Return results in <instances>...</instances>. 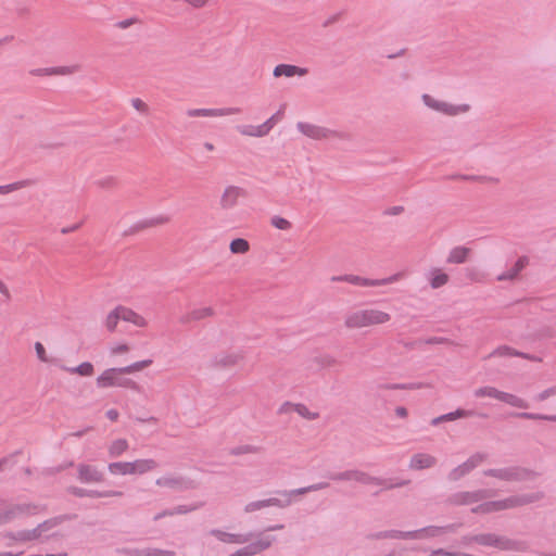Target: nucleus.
<instances>
[{"instance_id":"nucleus-1","label":"nucleus","mask_w":556,"mask_h":556,"mask_svg":"<svg viewBox=\"0 0 556 556\" xmlns=\"http://www.w3.org/2000/svg\"><path fill=\"white\" fill-rule=\"evenodd\" d=\"M325 477L332 481H356L362 484L383 485L387 490L402 488L410 482L409 480H396L391 482V480L374 477L365 471L357 469H349L340 472H327Z\"/></svg>"},{"instance_id":"nucleus-2","label":"nucleus","mask_w":556,"mask_h":556,"mask_svg":"<svg viewBox=\"0 0 556 556\" xmlns=\"http://www.w3.org/2000/svg\"><path fill=\"white\" fill-rule=\"evenodd\" d=\"M391 319L390 314L379 309H361L349 314L345 326L350 329L369 327L386 324Z\"/></svg>"},{"instance_id":"nucleus-3","label":"nucleus","mask_w":556,"mask_h":556,"mask_svg":"<svg viewBox=\"0 0 556 556\" xmlns=\"http://www.w3.org/2000/svg\"><path fill=\"white\" fill-rule=\"evenodd\" d=\"M483 475L508 482L528 481L534 479L538 476L535 471L520 466L486 469L483 471Z\"/></svg>"},{"instance_id":"nucleus-4","label":"nucleus","mask_w":556,"mask_h":556,"mask_svg":"<svg viewBox=\"0 0 556 556\" xmlns=\"http://www.w3.org/2000/svg\"><path fill=\"white\" fill-rule=\"evenodd\" d=\"M123 375L125 374L118 370V368H109L97 378V386L102 389L122 387L139 391V386L134 380L124 378Z\"/></svg>"},{"instance_id":"nucleus-5","label":"nucleus","mask_w":556,"mask_h":556,"mask_svg":"<svg viewBox=\"0 0 556 556\" xmlns=\"http://www.w3.org/2000/svg\"><path fill=\"white\" fill-rule=\"evenodd\" d=\"M473 395L476 397H492V399L498 400L501 402H504L513 407H518V408H528L529 407L528 402H526L523 399H521L515 394H511V393L500 391L494 387L486 386V387L478 388L475 390Z\"/></svg>"},{"instance_id":"nucleus-6","label":"nucleus","mask_w":556,"mask_h":556,"mask_svg":"<svg viewBox=\"0 0 556 556\" xmlns=\"http://www.w3.org/2000/svg\"><path fill=\"white\" fill-rule=\"evenodd\" d=\"M298 130L304 136L313 139V140H324L329 138H339V139H348L349 135L344 132H339L323 126H318L311 123L299 122L296 124Z\"/></svg>"},{"instance_id":"nucleus-7","label":"nucleus","mask_w":556,"mask_h":556,"mask_svg":"<svg viewBox=\"0 0 556 556\" xmlns=\"http://www.w3.org/2000/svg\"><path fill=\"white\" fill-rule=\"evenodd\" d=\"M399 277L400 275L395 274L383 279H369L356 275L346 274L340 276H332L330 280L333 282H349L351 285L362 287H380L395 282L399 279Z\"/></svg>"},{"instance_id":"nucleus-8","label":"nucleus","mask_w":556,"mask_h":556,"mask_svg":"<svg viewBox=\"0 0 556 556\" xmlns=\"http://www.w3.org/2000/svg\"><path fill=\"white\" fill-rule=\"evenodd\" d=\"M421 100L427 108L447 116L466 113L470 109L468 104L454 105L445 101L437 100L428 93L422 94Z\"/></svg>"},{"instance_id":"nucleus-9","label":"nucleus","mask_w":556,"mask_h":556,"mask_svg":"<svg viewBox=\"0 0 556 556\" xmlns=\"http://www.w3.org/2000/svg\"><path fill=\"white\" fill-rule=\"evenodd\" d=\"M40 506L33 503L14 504L0 513V517L3 525H7L18 517L37 515Z\"/></svg>"},{"instance_id":"nucleus-10","label":"nucleus","mask_w":556,"mask_h":556,"mask_svg":"<svg viewBox=\"0 0 556 556\" xmlns=\"http://www.w3.org/2000/svg\"><path fill=\"white\" fill-rule=\"evenodd\" d=\"M491 496V491L489 490H477V491H463L457 492L451 495L448 498L450 503L453 505H469L473 503H478Z\"/></svg>"},{"instance_id":"nucleus-11","label":"nucleus","mask_w":556,"mask_h":556,"mask_svg":"<svg viewBox=\"0 0 556 556\" xmlns=\"http://www.w3.org/2000/svg\"><path fill=\"white\" fill-rule=\"evenodd\" d=\"M278 118V112L274 113L266 122L262 125H239L237 130L244 136L251 137H263L267 135L276 125Z\"/></svg>"},{"instance_id":"nucleus-12","label":"nucleus","mask_w":556,"mask_h":556,"mask_svg":"<svg viewBox=\"0 0 556 556\" xmlns=\"http://www.w3.org/2000/svg\"><path fill=\"white\" fill-rule=\"evenodd\" d=\"M77 480L81 483H100L104 481V473L97 466L81 463L77 465Z\"/></svg>"},{"instance_id":"nucleus-13","label":"nucleus","mask_w":556,"mask_h":556,"mask_svg":"<svg viewBox=\"0 0 556 556\" xmlns=\"http://www.w3.org/2000/svg\"><path fill=\"white\" fill-rule=\"evenodd\" d=\"M155 483L159 486L169 488L176 491H187L195 489L194 481L185 477L163 476L156 479Z\"/></svg>"},{"instance_id":"nucleus-14","label":"nucleus","mask_w":556,"mask_h":556,"mask_svg":"<svg viewBox=\"0 0 556 556\" xmlns=\"http://www.w3.org/2000/svg\"><path fill=\"white\" fill-rule=\"evenodd\" d=\"M329 486L328 482H318L308 486L291 490L280 491V507L288 506L291 504L293 497L306 494L308 492L319 491Z\"/></svg>"},{"instance_id":"nucleus-15","label":"nucleus","mask_w":556,"mask_h":556,"mask_svg":"<svg viewBox=\"0 0 556 556\" xmlns=\"http://www.w3.org/2000/svg\"><path fill=\"white\" fill-rule=\"evenodd\" d=\"M495 548L506 552L526 553L529 551V544L526 541L514 540L505 535H496Z\"/></svg>"},{"instance_id":"nucleus-16","label":"nucleus","mask_w":556,"mask_h":556,"mask_svg":"<svg viewBox=\"0 0 556 556\" xmlns=\"http://www.w3.org/2000/svg\"><path fill=\"white\" fill-rule=\"evenodd\" d=\"M168 220H169V217L164 216V215H160V216L152 217V218H146V219L139 220V222L135 223L134 225H131L128 229H126L123 232V236L124 237L132 236L139 231L144 230V229L166 224V223H168Z\"/></svg>"},{"instance_id":"nucleus-17","label":"nucleus","mask_w":556,"mask_h":556,"mask_svg":"<svg viewBox=\"0 0 556 556\" xmlns=\"http://www.w3.org/2000/svg\"><path fill=\"white\" fill-rule=\"evenodd\" d=\"M241 110L239 108H225V109H190L187 115L190 117H217L231 114H238Z\"/></svg>"},{"instance_id":"nucleus-18","label":"nucleus","mask_w":556,"mask_h":556,"mask_svg":"<svg viewBox=\"0 0 556 556\" xmlns=\"http://www.w3.org/2000/svg\"><path fill=\"white\" fill-rule=\"evenodd\" d=\"M271 544V541L267 538H261L254 542H251L250 544L245 545L242 548H239L235 553L228 555V556H254L264 549L268 548Z\"/></svg>"},{"instance_id":"nucleus-19","label":"nucleus","mask_w":556,"mask_h":556,"mask_svg":"<svg viewBox=\"0 0 556 556\" xmlns=\"http://www.w3.org/2000/svg\"><path fill=\"white\" fill-rule=\"evenodd\" d=\"M244 190L236 186H228L220 198V206L224 210H230L238 203V199L244 195Z\"/></svg>"},{"instance_id":"nucleus-20","label":"nucleus","mask_w":556,"mask_h":556,"mask_svg":"<svg viewBox=\"0 0 556 556\" xmlns=\"http://www.w3.org/2000/svg\"><path fill=\"white\" fill-rule=\"evenodd\" d=\"M210 535L215 536L217 540H219L223 543H229V544H244L250 541L251 534H237V533H229L225 532L219 529H212L208 532Z\"/></svg>"},{"instance_id":"nucleus-21","label":"nucleus","mask_w":556,"mask_h":556,"mask_svg":"<svg viewBox=\"0 0 556 556\" xmlns=\"http://www.w3.org/2000/svg\"><path fill=\"white\" fill-rule=\"evenodd\" d=\"M289 412H295L301 417L307 419V420H315L319 417L318 413L309 412V409L304 404H292L290 402H286L282 405H280V414L289 413Z\"/></svg>"},{"instance_id":"nucleus-22","label":"nucleus","mask_w":556,"mask_h":556,"mask_svg":"<svg viewBox=\"0 0 556 556\" xmlns=\"http://www.w3.org/2000/svg\"><path fill=\"white\" fill-rule=\"evenodd\" d=\"M437 464V458L430 454L417 453L413 455L409 462V468L415 470H422L433 467Z\"/></svg>"},{"instance_id":"nucleus-23","label":"nucleus","mask_w":556,"mask_h":556,"mask_svg":"<svg viewBox=\"0 0 556 556\" xmlns=\"http://www.w3.org/2000/svg\"><path fill=\"white\" fill-rule=\"evenodd\" d=\"M529 264V258L527 256H520L511 268L502 273L496 277L498 281L514 280L516 279L521 270Z\"/></svg>"},{"instance_id":"nucleus-24","label":"nucleus","mask_w":556,"mask_h":556,"mask_svg":"<svg viewBox=\"0 0 556 556\" xmlns=\"http://www.w3.org/2000/svg\"><path fill=\"white\" fill-rule=\"evenodd\" d=\"M475 415H477V413L475 410L457 408L454 412H450L447 414H444V415H441V416H438V417L433 418L431 420V425L432 426H438V425H440L441 422H444V421H453V420H456V419H459V418L472 417Z\"/></svg>"},{"instance_id":"nucleus-25","label":"nucleus","mask_w":556,"mask_h":556,"mask_svg":"<svg viewBox=\"0 0 556 556\" xmlns=\"http://www.w3.org/2000/svg\"><path fill=\"white\" fill-rule=\"evenodd\" d=\"M241 355L238 353H220L212 359V366L215 368H230L238 363Z\"/></svg>"},{"instance_id":"nucleus-26","label":"nucleus","mask_w":556,"mask_h":556,"mask_svg":"<svg viewBox=\"0 0 556 556\" xmlns=\"http://www.w3.org/2000/svg\"><path fill=\"white\" fill-rule=\"evenodd\" d=\"M116 313L119 314V318L124 321L131 323V324L136 325L137 327H146L147 326V320L141 315L137 314L135 311H132L128 307L118 305L116 307Z\"/></svg>"},{"instance_id":"nucleus-27","label":"nucleus","mask_w":556,"mask_h":556,"mask_svg":"<svg viewBox=\"0 0 556 556\" xmlns=\"http://www.w3.org/2000/svg\"><path fill=\"white\" fill-rule=\"evenodd\" d=\"M201 506H202V504L200 503V504H194V505H179V506L174 507V508L164 509L161 513L156 514L153 517V520L157 521V520H160V519H162L164 517H170V516H174V515H185V514L191 513L193 510H197Z\"/></svg>"},{"instance_id":"nucleus-28","label":"nucleus","mask_w":556,"mask_h":556,"mask_svg":"<svg viewBox=\"0 0 556 556\" xmlns=\"http://www.w3.org/2000/svg\"><path fill=\"white\" fill-rule=\"evenodd\" d=\"M370 540H382V539H399V540H410V531L401 530H384L371 533L367 536Z\"/></svg>"},{"instance_id":"nucleus-29","label":"nucleus","mask_w":556,"mask_h":556,"mask_svg":"<svg viewBox=\"0 0 556 556\" xmlns=\"http://www.w3.org/2000/svg\"><path fill=\"white\" fill-rule=\"evenodd\" d=\"M410 540H419L424 538H437L443 535L442 528L439 526H428L418 530L410 531Z\"/></svg>"},{"instance_id":"nucleus-30","label":"nucleus","mask_w":556,"mask_h":556,"mask_svg":"<svg viewBox=\"0 0 556 556\" xmlns=\"http://www.w3.org/2000/svg\"><path fill=\"white\" fill-rule=\"evenodd\" d=\"M73 518L72 515H68V514H64V515H60V516H55V517H52V518H49L45 521H42L41 523L38 525V530L41 531V533H46L48 532L49 530L60 526L61 523H63L64 521H67V520H71Z\"/></svg>"},{"instance_id":"nucleus-31","label":"nucleus","mask_w":556,"mask_h":556,"mask_svg":"<svg viewBox=\"0 0 556 556\" xmlns=\"http://www.w3.org/2000/svg\"><path fill=\"white\" fill-rule=\"evenodd\" d=\"M469 253H470V249H468L466 247L453 248L446 258V262L448 264H463L466 262Z\"/></svg>"},{"instance_id":"nucleus-32","label":"nucleus","mask_w":556,"mask_h":556,"mask_svg":"<svg viewBox=\"0 0 556 556\" xmlns=\"http://www.w3.org/2000/svg\"><path fill=\"white\" fill-rule=\"evenodd\" d=\"M214 314V311L212 307H203V308H197L190 312L189 314L181 317V323L187 324L191 320H201L205 317L212 316Z\"/></svg>"},{"instance_id":"nucleus-33","label":"nucleus","mask_w":556,"mask_h":556,"mask_svg":"<svg viewBox=\"0 0 556 556\" xmlns=\"http://www.w3.org/2000/svg\"><path fill=\"white\" fill-rule=\"evenodd\" d=\"M132 475H142L157 467L154 459H137L132 462Z\"/></svg>"},{"instance_id":"nucleus-34","label":"nucleus","mask_w":556,"mask_h":556,"mask_svg":"<svg viewBox=\"0 0 556 556\" xmlns=\"http://www.w3.org/2000/svg\"><path fill=\"white\" fill-rule=\"evenodd\" d=\"M112 475H132V462H116L110 463L108 467Z\"/></svg>"},{"instance_id":"nucleus-35","label":"nucleus","mask_w":556,"mask_h":556,"mask_svg":"<svg viewBox=\"0 0 556 556\" xmlns=\"http://www.w3.org/2000/svg\"><path fill=\"white\" fill-rule=\"evenodd\" d=\"M278 504V500L275 497L266 498V500H258L250 502L245 505L244 511L245 513H253L260 509H263L265 507L275 506Z\"/></svg>"},{"instance_id":"nucleus-36","label":"nucleus","mask_w":556,"mask_h":556,"mask_svg":"<svg viewBox=\"0 0 556 556\" xmlns=\"http://www.w3.org/2000/svg\"><path fill=\"white\" fill-rule=\"evenodd\" d=\"M308 73L306 67L280 63V76L293 77L305 76Z\"/></svg>"},{"instance_id":"nucleus-37","label":"nucleus","mask_w":556,"mask_h":556,"mask_svg":"<svg viewBox=\"0 0 556 556\" xmlns=\"http://www.w3.org/2000/svg\"><path fill=\"white\" fill-rule=\"evenodd\" d=\"M430 275V286L433 289H439L446 285L448 281V275L439 268H433Z\"/></svg>"},{"instance_id":"nucleus-38","label":"nucleus","mask_w":556,"mask_h":556,"mask_svg":"<svg viewBox=\"0 0 556 556\" xmlns=\"http://www.w3.org/2000/svg\"><path fill=\"white\" fill-rule=\"evenodd\" d=\"M65 371L77 374L83 377H89L93 374V365L90 362H84L76 367H62Z\"/></svg>"},{"instance_id":"nucleus-39","label":"nucleus","mask_w":556,"mask_h":556,"mask_svg":"<svg viewBox=\"0 0 556 556\" xmlns=\"http://www.w3.org/2000/svg\"><path fill=\"white\" fill-rule=\"evenodd\" d=\"M128 450V442L125 439L114 440L109 447L110 457H119Z\"/></svg>"},{"instance_id":"nucleus-40","label":"nucleus","mask_w":556,"mask_h":556,"mask_svg":"<svg viewBox=\"0 0 556 556\" xmlns=\"http://www.w3.org/2000/svg\"><path fill=\"white\" fill-rule=\"evenodd\" d=\"M415 388H417V386L414 383H409V384H406V383H378L376 386L378 397L383 396L381 393V391H383V390H407V389H415Z\"/></svg>"},{"instance_id":"nucleus-41","label":"nucleus","mask_w":556,"mask_h":556,"mask_svg":"<svg viewBox=\"0 0 556 556\" xmlns=\"http://www.w3.org/2000/svg\"><path fill=\"white\" fill-rule=\"evenodd\" d=\"M229 250L232 254H245L250 250V243L243 238H236L231 240Z\"/></svg>"},{"instance_id":"nucleus-42","label":"nucleus","mask_w":556,"mask_h":556,"mask_svg":"<svg viewBox=\"0 0 556 556\" xmlns=\"http://www.w3.org/2000/svg\"><path fill=\"white\" fill-rule=\"evenodd\" d=\"M20 543L33 542L41 540L42 533L38 530V526L30 530H20Z\"/></svg>"},{"instance_id":"nucleus-43","label":"nucleus","mask_w":556,"mask_h":556,"mask_svg":"<svg viewBox=\"0 0 556 556\" xmlns=\"http://www.w3.org/2000/svg\"><path fill=\"white\" fill-rule=\"evenodd\" d=\"M511 416L522 419L530 420H547V421H556V415H544L536 413H513Z\"/></svg>"},{"instance_id":"nucleus-44","label":"nucleus","mask_w":556,"mask_h":556,"mask_svg":"<svg viewBox=\"0 0 556 556\" xmlns=\"http://www.w3.org/2000/svg\"><path fill=\"white\" fill-rule=\"evenodd\" d=\"M496 535L495 533H479L475 534L473 540L481 546L495 547Z\"/></svg>"},{"instance_id":"nucleus-45","label":"nucleus","mask_w":556,"mask_h":556,"mask_svg":"<svg viewBox=\"0 0 556 556\" xmlns=\"http://www.w3.org/2000/svg\"><path fill=\"white\" fill-rule=\"evenodd\" d=\"M151 364H152V359H143V361H139V362L132 363V364H130L128 366H125V367H118V370H121L122 372L127 375V374H132V372H136V371H140V370L149 367Z\"/></svg>"},{"instance_id":"nucleus-46","label":"nucleus","mask_w":556,"mask_h":556,"mask_svg":"<svg viewBox=\"0 0 556 556\" xmlns=\"http://www.w3.org/2000/svg\"><path fill=\"white\" fill-rule=\"evenodd\" d=\"M448 179H462V180H468V181H479V182H494L497 181V179L493 177H486V176H475V175H463V174H454L451 176H447Z\"/></svg>"},{"instance_id":"nucleus-47","label":"nucleus","mask_w":556,"mask_h":556,"mask_svg":"<svg viewBox=\"0 0 556 556\" xmlns=\"http://www.w3.org/2000/svg\"><path fill=\"white\" fill-rule=\"evenodd\" d=\"M471 470L467 466V464L464 462L463 464L458 465L454 469H452L447 476L450 481H458L466 475H468Z\"/></svg>"},{"instance_id":"nucleus-48","label":"nucleus","mask_w":556,"mask_h":556,"mask_svg":"<svg viewBox=\"0 0 556 556\" xmlns=\"http://www.w3.org/2000/svg\"><path fill=\"white\" fill-rule=\"evenodd\" d=\"M122 491L108 490V491H98V490H88L87 489V497L100 498V497H115L122 496Z\"/></svg>"},{"instance_id":"nucleus-49","label":"nucleus","mask_w":556,"mask_h":556,"mask_svg":"<svg viewBox=\"0 0 556 556\" xmlns=\"http://www.w3.org/2000/svg\"><path fill=\"white\" fill-rule=\"evenodd\" d=\"M544 497V493L539 491L530 494H519L520 506L538 502Z\"/></svg>"},{"instance_id":"nucleus-50","label":"nucleus","mask_w":556,"mask_h":556,"mask_svg":"<svg viewBox=\"0 0 556 556\" xmlns=\"http://www.w3.org/2000/svg\"><path fill=\"white\" fill-rule=\"evenodd\" d=\"M515 355H519V351L508 346V345H502V346H498L497 349H495L490 355L489 357H493V356H515Z\"/></svg>"},{"instance_id":"nucleus-51","label":"nucleus","mask_w":556,"mask_h":556,"mask_svg":"<svg viewBox=\"0 0 556 556\" xmlns=\"http://www.w3.org/2000/svg\"><path fill=\"white\" fill-rule=\"evenodd\" d=\"M75 464L73 460H68V462H65L63 464H60L58 466H54V467H48V468H45L43 470V473L46 476H55L62 471H64L65 469L70 468V467H73Z\"/></svg>"},{"instance_id":"nucleus-52","label":"nucleus","mask_w":556,"mask_h":556,"mask_svg":"<svg viewBox=\"0 0 556 556\" xmlns=\"http://www.w3.org/2000/svg\"><path fill=\"white\" fill-rule=\"evenodd\" d=\"M122 320L119 318V314L116 313V307L108 315L105 319V327L110 332H113L116 329L118 321Z\"/></svg>"},{"instance_id":"nucleus-53","label":"nucleus","mask_w":556,"mask_h":556,"mask_svg":"<svg viewBox=\"0 0 556 556\" xmlns=\"http://www.w3.org/2000/svg\"><path fill=\"white\" fill-rule=\"evenodd\" d=\"M486 456L488 455L485 453L478 452L471 455L465 463L467 464L470 470H473L486 458Z\"/></svg>"},{"instance_id":"nucleus-54","label":"nucleus","mask_w":556,"mask_h":556,"mask_svg":"<svg viewBox=\"0 0 556 556\" xmlns=\"http://www.w3.org/2000/svg\"><path fill=\"white\" fill-rule=\"evenodd\" d=\"M174 551L147 547L146 556H175Z\"/></svg>"},{"instance_id":"nucleus-55","label":"nucleus","mask_w":556,"mask_h":556,"mask_svg":"<svg viewBox=\"0 0 556 556\" xmlns=\"http://www.w3.org/2000/svg\"><path fill=\"white\" fill-rule=\"evenodd\" d=\"M24 186H26V181H17V182L0 186V194H7L10 192H13Z\"/></svg>"},{"instance_id":"nucleus-56","label":"nucleus","mask_w":556,"mask_h":556,"mask_svg":"<svg viewBox=\"0 0 556 556\" xmlns=\"http://www.w3.org/2000/svg\"><path fill=\"white\" fill-rule=\"evenodd\" d=\"M505 509L520 507L519 495H513L503 500Z\"/></svg>"},{"instance_id":"nucleus-57","label":"nucleus","mask_w":556,"mask_h":556,"mask_svg":"<svg viewBox=\"0 0 556 556\" xmlns=\"http://www.w3.org/2000/svg\"><path fill=\"white\" fill-rule=\"evenodd\" d=\"M52 75H68L75 72V66H59V67H51Z\"/></svg>"},{"instance_id":"nucleus-58","label":"nucleus","mask_w":556,"mask_h":556,"mask_svg":"<svg viewBox=\"0 0 556 556\" xmlns=\"http://www.w3.org/2000/svg\"><path fill=\"white\" fill-rule=\"evenodd\" d=\"M67 493L76 496V497H87V489L71 485L66 489Z\"/></svg>"},{"instance_id":"nucleus-59","label":"nucleus","mask_w":556,"mask_h":556,"mask_svg":"<svg viewBox=\"0 0 556 556\" xmlns=\"http://www.w3.org/2000/svg\"><path fill=\"white\" fill-rule=\"evenodd\" d=\"M35 351H36L37 357H38L41 362H48V357H47L46 349H45V346H43V344H42V343H40V342H36V343H35Z\"/></svg>"},{"instance_id":"nucleus-60","label":"nucleus","mask_w":556,"mask_h":556,"mask_svg":"<svg viewBox=\"0 0 556 556\" xmlns=\"http://www.w3.org/2000/svg\"><path fill=\"white\" fill-rule=\"evenodd\" d=\"M138 22H139V20L137 17H129V18L117 22L115 24V26L121 29H126Z\"/></svg>"},{"instance_id":"nucleus-61","label":"nucleus","mask_w":556,"mask_h":556,"mask_svg":"<svg viewBox=\"0 0 556 556\" xmlns=\"http://www.w3.org/2000/svg\"><path fill=\"white\" fill-rule=\"evenodd\" d=\"M122 552L127 556H146L147 548H123Z\"/></svg>"},{"instance_id":"nucleus-62","label":"nucleus","mask_w":556,"mask_h":556,"mask_svg":"<svg viewBox=\"0 0 556 556\" xmlns=\"http://www.w3.org/2000/svg\"><path fill=\"white\" fill-rule=\"evenodd\" d=\"M317 361L323 367H330L337 363V361L330 355L320 356Z\"/></svg>"},{"instance_id":"nucleus-63","label":"nucleus","mask_w":556,"mask_h":556,"mask_svg":"<svg viewBox=\"0 0 556 556\" xmlns=\"http://www.w3.org/2000/svg\"><path fill=\"white\" fill-rule=\"evenodd\" d=\"M471 513L473 514H490V504L489 502H484L482 504L477 505L476 507L471 508Z\"/></svg>"},{"instance_id":"nucleus-64","label":"nucleus","mask_w":556,"mask_h":556,"mask_svg":"<svg viewBox=\"0 0 556 556\" xmlns=\"http://www.w3.org/2000/svg\"><path fill=\"white\" fill-rule=\"evenodd\" d=\"M131 104L132 106L141 112V113H147L148 112V105L142 101L140 100L139 98H135L131 100Z\"/></svg>"}]
</instances>
